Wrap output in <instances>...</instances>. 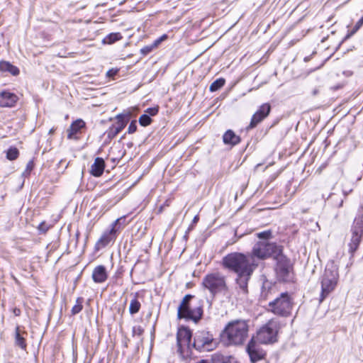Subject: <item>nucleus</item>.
<instances>
[{
    "instance_id": "30",
    "label": "nucleus",
    "mask_w": 363,
    "mask_h": 363,
    "mask_svg": "<svg viewBox=\"0 0 363 363\" xmlns=\"http://www.w3.org/2000/svg\"><path fill=\"white\" fill-rule=\"evenodd\" d=\"M139 123L142 126H147L152 123V118L147 114H143L139 118Z\"/></svg>"
},
{
    "instance_id": "21",
    "label": "nucleus",
    "mask_w": 363,
    "mask_h": 363,
    "mask_svg": "<svg viewBox=\"0 0 363 363\" xmlns=\"http://www.w3.org/2000/svg\"><path fill=\"white\" fill-rule=\"evenodd\" d=\"M105 162L101 157H96L91 167L90 172L94 177H100L104 170Z\"/></svg>"
},
{
    "instance_id": "10",
    "label": "nucleus",
    "mask_w": 363,
    "mask_h": 363,
    "mask_svg": "<svg viewBox=\"0 0 363 363\" xmlns=\"http://www.w3.org/2000/svg\"><path fill=\"white\" fill-rule=\"evenodd\" d=\"M363 237V220L361 218H356L351 228V235L347 243L348 252L352 257L359 247Z\"/></svg>"
},
{
    "instance_id": "43",
    "label": "nucleus",
    "mask_w": 363,
    "mask_h": 363,
    "mask_svg": "<svg viewBox=\"0 0 363 363\" xmlns=\"http://www.w3.org/2000/svg\"><path fill=\"white\" fill-rule=\"evenodd\" d=\"M199 220V216H196L194 219H193V222L194 223H196L197 221Z\"/></svg>"
},
{
    "instance_id": "12",
    "label": "nucleus",
    "mask_w": 363,
    "mask_h": 363,
    "mask_svg": "<svg viewBox=\"0 0 363 363\" xmlns=\"http://www.w3.org/2000/svg\"><path fill=\"white\" fill-rule=\"evenodd\" d=\"M123 218L116 219L111 225V228L103 233L101 236L95 244V251H99L101 249L106 247L109 243L114 242L117 238L118 232L122 228L121 220Z\"/></svg>"
},
{
    "instance_id": "46",
    "label": "nucleus",
    "mask_w": 363,
    "mask_h": 363,
    "mask_svg": "<svg viewBox=\"0 0 363 363\" xmlns=\"http://www.w3.org/2000/svg\"><path fill=\"white\" fill-rule=\"evenodd\" d=\"M342 203H343V201H341L340 203V206H342Z\"/></svg>"
},
{
    "instance_id": "42",
    "label": "nucleus",
    "mask_w": 363,
    "mask_h": 363,
    "mask_svg": "<svg viewBox=\"0 0 363 363\" xmlns=\"http://www.w3.org/2000/svg\"><path fill=\"white\" fill-rule=\"evenodd\" d=\"M13 312L16 316H19L21 315V310L19 308H15L13 310Z\"/></svg>"
},
{
    "instance_id": "19",
    "label": "nucleus",
    "mask_w": 363,
    "mask_h": 363,
    "mask_svg": "<svg viewBox=\"0 0 363 363\" xmlns=\"http://www.w3.org/2000/svg\"><path fill=\"white\" fill-rule=\"evenodd\" d=\"M18 96L9 91H2L0 92V106L12 107L17 102Z\"/></svg>"
},
{
    "instance_id": "41",
    "label": "nucleus",
    "mask_w": 363,
    "mask_h": 363,
    "mask_svg": "<svg viewBox=\"0 0 363 363\" xmlns=\"http://www.w3.org/2000/svg\"><path fill=\"white\" fill-rule=\"evenodd\" d=\"M264 289H265V286L264 285L263 289L262 291V296H263L264 298H268V293H269V291L265 292Z\"/></svg>"
},
{
    "instance_id": "7",
    "label": "nucleus",
    "mask_w": 363,
    "mask_h": 363,
    "mask_svg": "<svg viewBox=\"0 0 363 363\" xmlns=\"http://www.w3.org/2000/svg\"><path fill=\"white\" fill-rule=\"evenodd\" d=\"M283 250L282 246L277 245L274 242H268L267 241H261L257 242L251 252H248L254 261L258 263L259 259H265L271 256L275 257L277 252H280Z\"/></svg>"
},
{
    "instance_id": "26",
    "label": "nucleus",
    "mask_w": 363,
    "mask_h": 363,
    "mask_svg": "<svg viewBox=\"0 0 363 363\" xmlns=\"http://www.w3.org/2000/svg\"><path fill=\"white\" fill-rule=\"evenodd\" d=\"M141 308V304L140 301L137 298V296L135 295V297L130 301L129 306V313L131 315H134L138 313Z\"/></svg>"
},
{
    "instance_id": "22",
    "label": "nucleus",
    "mask_w": 363,
    "mask_h": 363,
    "mask_svg": "<svg viewBox=\"0 0 363 363\" xmlns=\"http://www.w3.org/2000/svg\"><path fill=\"white\" fill-rule=\"evenodd\" d=\"M223 143L227 145H235L240 142V136L231 130H227L223 136Z\"/></svg>"
},
{
    "instance_id": "1",
    "label": "nucleus",
    "mask_w": 363,
    "mask_h": 363,
    "mask_svg": "<svg viewBox=\"0 0 363 363\" xmlns=\"http://www.w3.org/2000/svg\"><path fill=\"white\" fill-rule=\"evenodd\" d=\"M221 265L224 269L236 274L235 283L240 293L246 296L248 294V281L258 263L254 261L249 253L231 252L223 257Z\"/></svg>"
},
{
    "instance_id": "11",
    "label": "nucleus",
    "mask_w": 363,
    "mask_h": 363,
    "mask_svg": "<svg viewBox=\"0 0 363 363\" xmlns=\"http://www.w3.org/2000/svg\"><path fill=\"white\" fill-rule=\"evenodd\" d=\"M274 259L277 261L276 272L278 277L284 281L291 279L292 264L289 258L283 254V250L276 254Z\"/></svg>"
},
{
    "instance_id": "17",
    "label": "nucleus",
    "mask_w": 363,
    "mask_h": 363,
    "mask_svg": "<svg viewBox=\"0 0 363 363\" xmlns=\"http://www.w3.org/2000/svg\"><path fill=\"white\" fill-rule=\"evenodd\" d=\"M86 123L82 119H77L72 122L67 129L68 139L78 140V134L82 133V130L85 128Z\"/></svg>"
},
{
    "instance_id": "2",
    "label": "nucleus",
    "mask_w": 363,
    "mask_h": 363,
    "mask_svg": "<svg viewBox=\"0 0 363 363\" xmlns=\"http://www.w3.org/2000/svg\"><path fill=\"white\" fill-rule=\"evenodd\" d=\"M249 324L245 320L229 322L222 331L220 337L228 345H242L248 337Z\"/></svg>"
},
{
    "instance_id": "24",
    "label": "nucleus",
    "mask_w": 363,
    "mask_h": 363,
    "mask_svg": "<svg viewBox=\"0 0 363 363\" xmlns=\"http://www.w3.org/2000/svg\"><path fill=\"white\" fill-rule=\"evenodd\" d=\"M15 344L22 350H26L27 347L26 340L21 334L19 326H16V328Z\"/></svg>"
},
{
    "instance_id": "45",
    "label": "nucleus",
    "mask_w": 363,
    "mask_h": 363,
    "mask_svg": "<svg viewBox=\"0 0 363 363\" xmlns=\"http://www.w3.org/2000/svg\"><path fill=\"white\" fill-rule=\"evenodd\" d=\"M362 22H363V19H361V20L358 22V23H362Z\"/></svg>"
},
{
    "instance_id": "39",
    "label": "nucleus",
    "mask_w": 363,
    "mask_h": 363,
    "mask_svg": "<svg viewBox=\"0 0 363 363\" xmlns=\"http://www.w3.org/2000/svg\"><path fill=\"white\" fill-rule=\"evenodd\" d=\"M33 161H29V162L27 164V166H26V170L30 172L33 169Z\"/></svg>"
},
{
    "instance_id": "15",
    "label": "nucleus",
    "mask_w": 363,
    "mask_h": 363,
    "mask_svg": "<svg viewBox=\"0 0 363 363\" xmlns=\"http://www.w3.org/2000/svg\"><path fill=\"white\" fill-rule=\"evenodd\" d=\"M271 106L269 104H264L259 106V109L253 114L247 129L255 128L257 124L262 122L269 114Z\"/></svg>"
},
{
    "instance_id": "44",
    "label": "nucleus",
    "mask_w": 363,
    "mask_h": 363,
    "mask_svg": "<svg viewBox=\"0 0 363 363\" xmlns=\"http://www.w3.org/2000/svg\"><path fill=\"white\" fill-rule=\"evenodd\" d=\"M53 131H54V130H53V129H51V130H50L49 133H50V134H51V133H53Z\"/></svg>"
},
{
    "instance_id": "6",
    "label": "nucleus",
    "mask_w": 363,
    "mask_h": 363,
    "mask_svg": "<svg viewBox=\"0 0 363 363\" xmlns=\"http://www.w3.org/2000/svg\"><path fill=\"white\" fill-rule=\"evenodd\" d=\"M338 278L339 274L337 267L333 262L328 264L321 281L320 302L334 290L337 285Z\"/></svg>"
},
{
    "instance_id": "36",
    "label": "nucleus",
    "mask_w": 363,
    "mask_h": 363,
    "mask_svg": "<svg viewBox=\"0 0 363 363\" xmlns=\"http://www.w3.org/2000/svg\"><path fill=\"white\" fill-rule=\"evenodd\" d=\"M157 107L148 108L145 110V113L150 116H154L158 113Z\"/></svg>"
},
{
    "instance_id": "28",
    "label": "nucleus",
    "mask_w": 363,
    "mask_h": 363,
    "mask_svg": "<svg viewBox=\"0 0 363 363\" xmlns=\"http://www.w3.org/2000/svg\"><path fill=\"white\" fill-rule=\"evenodd\" d=\"M19 155L18 150L16 147H10L6 153V157L9 160H16Z\"/></svg>"
},
{
    "instance_id": "16",
    "label": "nucleus",
    "mask_w": 363,
    "mask_h": 363,
    "mask_svg": "<svg viewBox=\"0 0 363 363\" xmlns=\"http://www.w3.org/2000/svg\"><path fill=\"white\" fill-rule=\"evenodd\" d=\"M197 363H240V362L233 355L214 354L211 359H201Z\"/></svg>"
},
{
    "instance_id": "31",
    "label": "nucleus",
    "mask_w": 363,
    "mask_h": 363,
    "mask_svg": "<svg viewBox=\"0 0 363 363\" xmlns=\"http://www.w3.org/2000/svg\"><path fill=\"white\" fill-rule=\"evenodd\" d=\"M154 48H155V47H153V44H151L141 48L140 52L142 55H146L149 54Z\"/></svg>"
},
{
    "instance_id": "33",
    "label": "nucleus",
    "mask_w": 363,
    "mask_h": 363,
    "mask_svg": "<svg viewBox=\"0 0 363 363\" xmlns=\"http://www.w3.org/2000/svg\"><path fill=\"white\" fill-rule=\"evenodd\" d=\"M144 333L143 328L140 325L134 326L133 328V335L141 336Z\"/></svg>"
},
{
    "instance_id": "23",
    "label": "nucleus",
    "mask_w": 363,
    "mask_h": 363,
    "mask_svg": "<svg viewBox=\"0 0 363 363\" xmlns=\"http://www.w3.org/2000/svg\"><path fill=\"white\" fill-rule=\"evenodd\" d=\"M0 71L3 72H8L13 76L19 74L18 68L6 61L0 62Z\"/></svg>"
},
{
    "instance_id": "32",
    "label": "nucleus",
    "mask_w": 363,
    "mask_h": 363,
    "mask_svg": "<svg viewBox=\"0 0 363 363\" xmlns=\"http://www.w3.org/2000/svg\"><path fill=\"white\" fill-rule=\"evenodd\" d=\"M272 235V233L270 230H266L261 233H257V237L260 239L267 240L269 239Z\"/></svg>"
},
{
    "instance_id": "29",
    "label": "nucleus",
    "mask_w": 363,
    "mask_h": 363,
    "mask_svg": "<svg viewBox=\"0 0 363 363\" xmlns=\"http://www.w3.org/2000/svg\"><path fill=\"white\" fill-rule=\"evenodd\" d=\"M83 298H77L76 301V304L72 307V313L73 315H76L79 313L82 310V303H83Z\"/></svg>"
},
{
    "instance_id": "13",
    "label": "nucleus",
    "mask_w": 363,
    "mask_h": 363,
    "mask_svg": "<svg viewBox=\"0 0 363 363\" xmlns=\"http://www.w3.org/2000/svg\"><path fill=\"white\" fill-rule=\"evenodd\" d=\"M192 333L188 328H180L177 333V351L182 356H189L191 353Z\"/></svg>"
},
{
    "instance_id": "18",
    "label": "nucleus",
    "mask_w": 363,
    "mask_h": 363,
    "mask_svg": "<svg viewBox=\"0 0 363 363\" xmlns=\"http://www.w3.org/2000/svg\"><path fill=\"white\" fill-rule=\"evenodd\" d=\"M125 116L118 114L116 116L117 122L110 127L108 131L109 138H115L126 125L128 121L125 120Z\"/></svg>"
},
{
    "instance_id": "9",
    "label": "nucleus",
    "mask_w": 363,
    "mask_h": 363,
    "mask_svg": "<svg viewBox=\"0 0 363 363\" xmlns=\"http://www.w3.org/2000/svg\"><path fill=\"white\" fill-rule=\"evenodd\" d=\"M192 347L201 352H210L216 347V342L208 331L199 330L194 334Z\"/></svg>"
},
{
    "instance_id": "40",
    "label": "nucleus",
    "mask_w": 363,
    "mask_h": 363,
    "mask_svg": "<svg viewBox=\"0 0 363 363\" xmlns=\"http://www.w3.org/2000/svg\"><path fill=\"white\" fill-rule=\"evenodd\" d=\"M319 92H320L319 88L318 87H315L312 90V91H311V94H312L313 96H317L319 94Z\"/></svg>"
},
{
    "instance_id": "20",
    "label": "nucleus",
    "mask_w": 363,
    "mask_h": 363,
    "mask_svg": "<svg viewBox=\"0 0 363 363\" xmlns=\"http://www.w3.org/2000/svg\"><path fill=\"white\" fill-rule=\"evenodd\" d=\"M92 279L96 284L105 282L108 279L106 269L104 265L96 267L92 272Z\"/></svg>"
},
{
    "instance_id": "35",
    "label": "nucleus",
    "mask_w": 363,
    "mask_h": 363,
    "mask_svg": "<svg viewBox=\"0 0 363 363\" xmlns=\"http://www.w3.org/2000/svg\"><path fill=\"white\" fill-rule=\"evenodd\" d=\"M137 130L136 121H132L128 128V133L133 134Z\"/></svg>"
},
{
    "instance_id": "27",
    "label": "nucleus",
    "mask_w": 363,
    "mask_h": 363,
    "mask_svg": "<svg viewBox=\"0 0 363 363\" xmlns=\"http://www.w3.org/2000/svg\"><path fill=\"white\" fill-rule=\"evenodd\" d=\"M225 80L223 78L217 79L210 85V91L214 92L219 90L225 85Z\"/></svg>"
},
{
    "instance_id": "37",
    "label": "nucleus",
    "mask_w": 363,
    "mask_h": 363,
    "mask_svg": "<svg viewBox=\"0 0 363 363\" xmlns=\"http://www.w3.org/2000/svg\"><path fill=\"white\" fill-rule=\"evenodd\" d=\"M167 38V35L166 34L162 35L159 38L156 39L153 43V47L157 48L162 41Z\"/></svg>"
},
{
    "instance_id": "38",
    "label": "nucleus",
    "mask_w": 363,
    "mask_h": 363,
    "mask_svg": "<svg viewBox=\"0 0 363 363\" xmlns=\"http://www.w3.org/2000/svg\"><path fill=\"white\" fill-rule=\"evenodd\" d=\"M117 69H111L106 72V76L108 77H113L118 73Z\"/></svg>"
},
{
    "instance_id": "25",
    "label": "nucleus",
    "mask_w": 363,
    "mask_h": 363,
    "mask_svg": "<svg viewBox=\"0 0 363 363\" xmlns=\"http://www.w3.org/2000/svg\"><path fill=\"white\" fill-rule=\"evenodd\" d=\"M122 38V35L120 33H112L106 35L104 40L103 43L104 44H113L115 42L121 40Z\"/></svg>"
},
{
    "instance_id": "4",
    "label": "nucleus",
    "mask_w": 363,
    "mask_h": 363,
    "mask_svg": "<svg viewBox=\"0 0 363 363\" xmlns=\"http://www.w3.org/2000/svg\"><path fill=\"white\" fill-rule=\"evenodd\" d=\"M202 286L213 297L221 294L228 300L231 298L226 277L221 272H213L208 273L202 279Z\"/></svg>"
},
{
    "instance_id": "5",
    "label": "nucleus",
    "mask_w": 363,
    "mask_h": 363,
    "mask_svg": "<svg viewBox=\"0 0 363 363\" xmlns=\"http://www.w3.org/2000/svg\"><path fill=\"white\" fill-rule=\"evenodd\" d=\"M281 328V323L277 319H271L261 327L255 336V340L261 344H272L277 341V334Z\"/></svg>"
},
{
    "instance_id": "14",
    "label": "nucleus",
    "mask_w": 363,
    "mask_h": 363,
    "mask_svg": "<svg viewBox=\"0 0 363 363\" xmlns=\"http://www.w3.org/2000/svg\"><path fill=\"white\" fill-rule=\"evenodd\" d=\"M260 344L255 340V336H252L246 347V352L252 363H256L265 358L266 352L262 348Z\"/></svg>"
},
{
    "instance_id": "34",
    "label": "nucleus",
    "mask_w": 363,
    "mask_h": 363,
    "mask_svg": "<svg viewBox=\"0 0 363 363\" xmlns=\"http://www.w3.org/2000/svg\"><path fill=\"white\" fill-rule=\"evenodd\" d=\"M50 228V225H48L46 222L43 221L38 225V230L42 233H45Z\"/></svg>"
},
{
    "instance_id": "3",
    "label": "nucleus",
    "mask_w": 363,
    "mask_h": 363,
    "mask_svg": "<svg viewBox=\"0 0 363 363\" xmlns=\"http://www.w3.org/2000/svg\"><path fill=\"white\" fill-rule=\"evenodd\" d=\"M203 299L186 294L178 308L177 316L179 319L185 318L197 323L203 316Z\"/></svg>"
},
{
    "instance_id": "8",
    "label": "nucleus",
    "mask_w": 363,
    "mask_h": 363,
    "mask_svg": "<svg viewBox=\"0 0 363 363\" xmlns=\"http://www.w3.org/2000/svg\"><path fill=\"white\" fill-rule=\"evenodd\" d=\"M292 308L293 303L288 293L281 294L279 297L269 303V311L282 317L289 316Z\"/></svg>"
}]
</instances>
